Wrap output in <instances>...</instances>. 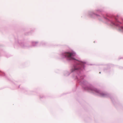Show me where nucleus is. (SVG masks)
I'll return each mask as SVG.
<instances>
[{"instance_id": "obj_1", "label": "nucleus", "mask_w": 123, "mask_h": 123, "mask_svg": "<svg viewBox=\"0 0 123 123\" xmlns=\"http://www.w3.org/2000/svg\"><path fill=\"white\" fill-rule=\"evenodd\" d=\"M66 56L70 60H75L74 56L75 54L73 53H67L66 54Z\"/></svg>"}, {"instance_id": "obj_2", "label": "nucleus", "mask_w": 123, "mask_h": 123, "mask_svg": "<svg viewBox=\"0 0 123 123\" xmlns=\"http://www.w3.org/2000/svg\"><path fill=\"white\" fill-rule=\"evenodd\" d=\"M105 94L104 93H102L101 94V96H105Z\"/></svg>"}, {"instance_id": "obj_3", "label": "nucleus", "mask_w": 123, "mask_h": 123, "mask_svg": "<svg viewBox=\"0 0 123 123\" xmlns=\"http://www.w3.org/2000/svg\"><path fill=\"white\" fill-rule=\"evenodd\" d=\"M79 69V68H78V69L75 68V70L78 69Z\"/></svg>"}]
</instances>
